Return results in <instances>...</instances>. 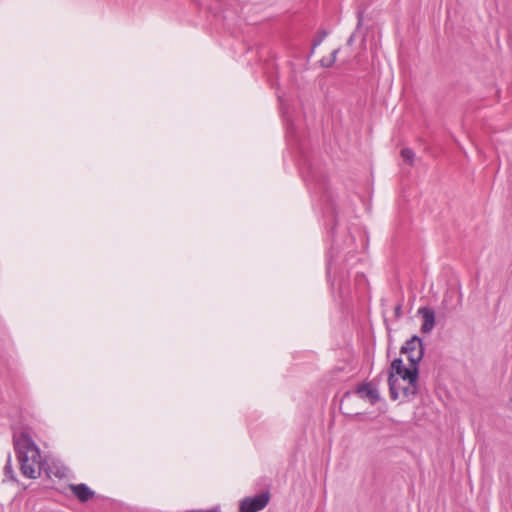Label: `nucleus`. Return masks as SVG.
Instances as JSON below:
<instances>
[{
    "instance_id": "nucleus-13",
    "label": "nucleus",
    "mask_w": 512,
    "mask_h": 512,
    "mask_svg": "<svg viewBox=\"0 0 512 512\" xmlns=\"http://www.w3.org/2000/svg\"><path fill=\"white\" fill-rule=\"evenodd\" d=\"M353 42H354V34H352V35L348 38V40H347V44H348V45H352V44H353Z\"/></svg>"
},
{
    "instance_id": "nucleus-12",
    "label": "nucleus",
    "mask_w": 512,
    "mask_h": 512,
    "mask_svg": "<svg viewBox=\"0 0 512 512\" xmlns=\"http://www.w3.org/2000/svg\"><path fill=\"white\" fill-rule=\"evenodd\" d=\"M188 512H220V509L218 507H215L208 510H191Z\"/></svg>"
},
{
    "instance_id": "nucleus-4",
    "label": "nucleus",
    "mask_w": 512,
    "mask_h": 512,
    "mask_svg": "<svg viewBox=\"0 0 512 512\" xmlns=\"http://www.w3.org/2000/svg\"><path fill=\"white\" fill-rule=\"evenodd\" d=\"M268 492L260 493L252 497H245L239 503V512H258L263 510L269 503Z\"/></svg>"
},
{
    "instance_id": "nucleus-5",
    "label": "nucleus",
    "mask_w": 512,
    "mask_h": 512,
    "mask_svg": "<svg viewBox=\"0 0 512 512\" xmlns=\"http://www.w3.org/2000/svg\"><path fill=\"white\" fill-rule=\"evenodd\" d=\"M356 393L360 398L368 399L371 404H375L380 399L378 389L369 382L359 385L356 389Z\"/></svg>"
},
{
    "instance_id": "nucleus-2",
    "label": "nucleus",
    "mask_w": 512,
    "mask_h": 512,
    "mask_svg": "<svg viewBox=\"0 0 512 512\" xmlns=\"http://www.w3.org/2000/svg\"><path fill=\"white\" fill-rule=\"evenodd\" d=\"M14 449L20 462L21 473L30 479L41 474V454L32 438L26 432L13 437Z\"/></svg>"
},
{
    "instance_id": "nucleus-3",
    "label": "nucleus",
    "mask_w": 512,
    "mask_h": 512,
    "mask_svg": "<svg viewBox=\"0 0 512 512\" xmlns=\"http://www.w3.org/2000/svg\"><path fill=\"white\" fill-rule=\"evenodd\" d=\"M400 353L407 355V359L412 365H418L424 356V348L421 338L416 335L412 336L401 347Z\"/></svg>"
},
{
    "instance_id": "nucleus-1",
    "label": "nucleus",
    "mask_w": 512,
    "mask_h": 512,
    "mask_svg": "<svg viewBox=\"0 0 512 512\" xmlns=\"http://www.w3.org/2000/svg\"><path fill=\"white\" fill-rule=\"evenodd\" d=\"M418 376V365L410 363L409 367H405L401 358H395L388 375L391 399L397 400L400 394L407 400L414 399L418 393Z\"/></svg>"
},
{
    "instance_id": "nucleus-10",
    "label": "nucleus",
    "mask_w": 512,
    "mask_h": 512,
    "mask_svg": "<svg viewBox=\"0 0 512 512\" xmlns=\"http://www.w3.org/2000/svg\"><path fill=\"white\" fill-rule=\"evenodd\" d=\"M328 32L326 30H320L313 40V50L318 47L324 39L327 37Z\"/></svg>"
},
{
    "instance_id": "nucleus-11",
    "label": "nucleus",
    "mask_w": 512,
    "mask_h": 512,
    "mask_svg": "<svg viewBox=\"0 0 512 512\" xmlns=\"http://www.w3.org/2000/svg\"><path fill=\"white\" fill-rule=\"evenodd\" d=\"M339 53V49H335L332 53H331V59L328 61V62H325V60L323 59L321 62H322V65L325 66V67H330L332 66L335 61H336V58H337V54Z\"/></svg>"
},
{
    "instance_id": "nucleus-7",
    "label": "nucleus",
    "mask_w": 512,
    "mask_h": 512,
    "mask_svg": "<svg viewBox=\"0 0 512 512\" xmlns=\"http://www.w3.org/2000/svg\"><path fill=\"white\" fill-rule=\"evenodd\" d=\"M70 490L81 502H86L94 496V492L86 484H71Z\"/></svg>"
},
{
    "instance_id": "nucleus-6",
    "label": "nucleus",
    "mask_w": 512,
    "mask_h": 512,
    "mask_svg": "<svg viewBox=\"0 0 512 512\" xmlns=\"http://www.w3.org/2000/svg\"><path fill=\"white\" fill-rule=\"evenodd\" d=\"M419 314L423 317V323L421 326V331L423 333H430L435 326V313L432 309L427 307H422L418 310Z\"/></svg>"
},
{
    "instance_id": "nucleus-9",
    "label": "nucleus",
    "mask_w": 512,
    "mask_h": 512,
    "mask_svg": "<svg viewBox=\"0 0 512 512\" xmlns=\"http://www.w3.org/2000/svg\"><path fill=\"white\" fill-rule=\"evenodd\" d=\"M401 157L403 158L404 161L412 165L415 158V153L410 148H403L401 150Z\"/></svg>"
},
{
    "instance_id": "nucleus-8",
    "label": "nucleus",
    "mask_w": 512,
    "mask_h": 512,
    "mask_svg": "<svg viewBox=\"0 0 512 512\" xmlns=\"http://www.w3.org/2000/svg\"><path fill=\"white\" fill-rule=\"evenodd\" d=\"M4 474L11 481H16L15 473H14L13 468H12L11 456L10 455L7 456V461H6V464L4 466Z\"/></svg>"
}]
</instances>
